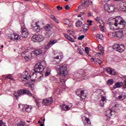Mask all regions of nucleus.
Masks as SVG:
<instances>
[{
    "mask_svg": "<svg viewBox=\"0 0 126 126\" xmlns=\"http://www.w3.org/2000/svg\"><path fill=\"white\" fill-rule=\"evenodd\" d=\"M14 37H11V40L12 41H20V38L21 37L19 34H17L16 33H13Z\"/></svg>",
    "mask_w": 126,
    "mask_h": 126,
    "instance_id": "17",
    "label": "nucleus"
},
{
    "mask_svg": "<svg viewBox=\"0 0 126 126\" xmlns=\"http://www.w3.org/2000/svg\"><path fill=\"white\" fill-rule=\"evenodd\" d=\"M91 61L93 63L94 62H95V59L94 58H91Z\"/></svg>",
    "mask_w": 126,
    "mask_h": 126,
    "instance_id": "57",
    "label": "nucleus"
},
{
    "mask_svg": "<svg viewBox=\"0 0 126 126\" xmlns=\"http://www.w3.org/2000/svg\"><path fill=\"white\" fill-rule=\"evenodd\" d=\"M108 24H109V25H110V26H111V25H112V22H109Z\"/></svg>",
    "mask_w": 126,
    "mask_h": 126,
    "instance_id": "62",
    "label": "nucleus"
},
{
    "mask_svg": "<svg viewBox=\"0 0 126 126\" xmlns=\"http://www.w3.org/2000/svg\"><path fill=\"white\" fill-rule=\"evenodd\" d=\"M118 99L119 100H121V101H123V100H124V99H126V95L121 94L118 96Z\"/></svg>",
    "mask_w": 126,
    "mask_h": 126,
    "instance_id": "30",
    "label": "nucleus"
},
{
    "mask_svg": "<svg viewBox=\"0 0 126 126\" xmlns=\"http://www.w3.org/2000/svg\"><path fill=\"white\" fill-rule=\"evenodd\" d=\"M56 42H55V41L54 40H51L48 43L47 47H50L51 45H54V44H55Z\"/></svg>",
    "mask_w": 126,
    "mask_h": 126,
    "instance_id": "34",
    "label": "nucleus"
},
{
    "mask_svg": "<svg viewBox=\"0 0 126 126\" xmlns=\"http://www.w3.org/2000/svg\"><path fill=\"white\" fill-rule=\"evenodd\" d=\"M35 101H36V105H37V106H39L40 104V102H39V100H38V99H36V100H35Z\"/></svg>",
    "mask_w": 126,
    "mask_h": 126,
    "instance_id": "53",
    "label": "nucleus"
},
{
    "mask_svg": "<svg viewBox=\"0 0 126 126\" xmlns=\"http://www.w3.org/2000/svg\"><path fill=\"white\" fill-rule=\"evenodd\" d=\"M54 59H56V60H59L60 59V57L59 56H57L56 57H54Z\"/></svg>",
    "mask_w": 126,
    "mask_h": 126,
    "instance_id": "58",
    "label": "nucleus"
},
{
    "mask_svg": "<svg viewBox=\"0 0 126 126\" xmlns=\"http://www.w3.org/2000/svg\"><path fill=\"white\" fill-rule=\"evenodd\" d=\"M29 34V33L27 29L25 28V27H22V37H23V38H27Z\"/></svg>",
    "mask_w": 126,
    "mask_h": 126,
    "instance_id": "14",
    "label": "nucleus"
},
{
    "mask_svg": "<svg viewBox=\"0 0 126 126\" xmlns=\"http://www.w3.org/2000/svg\"><path fill=\"white\" fill-rule=\"evenodd\" d=\"M91 12H89L88 14V17H90V16H91Z\"/></svg>",
    "mask_w": 126,
    "mask_h": 126,
    "instance_id": "59",
    "label": "nucleus"
},
{
    "mask_svg": "<svg viewBox=\"0 0 126 126\" xmlns=\"http://www.w3.org/2000/svg\"><path fill=\"white\" fill-rule=\"evenodd\" d=\"M45 39V36L42 35H34L32 36V41L33 42H42V41H43Z\"/></svg>",
    "mask_w": 126,
    "mask_h": 126,
    "instance_id": "9",
    "label": "nucleus"
},
{
    "mask_svg": "<svg viewBox=\"0 0 126 126\" xmlns=\"http://www.w3.org/2000/svg\"><path fill=\"white\" fill-rule=\"evenodd\" d=\"M88 29H89V26L88 24H85L82 26V29L80 30V31L81 32H84L85 33V32L88 31Z\"/></svg>",
    "mask_w": 126,
    "mask_h": 126,
    "instance_id": "18",
    "label": "nucleus"
},
{
    "mask_svg": "<svg viewBox=\"0 0 126 126\" xmlns=\"http://www.w3.org/2000/svg\"><path fill=\"white\" fill-rule=\"evenodd\" d=\"M53 99L52 97H50L48 98H45L42 100V103H43L44 105L45 106H50L53 102Z\"/></svg>",
    "mask_w": 126,
    "mask_h": 126,
    "instance_id": "10",
    "label": "nucleus"
},
{
    "mask_svg": "<svg viewBox=\"0 0 126 126\" xmlns=\"http://www.w3.org/2000/svg\"><path fill=\"white\" fill-rule=\"evenodd\" d=\"M26 51H24L23 53H21V56L22 57H23V58H24V57H25V55H26Z\"/></svg>",
    "mask_w": 126,
    "mask_h": 126,
    "instance_id": "47",
    "label": "nucleus"
},
{
    "mask_svg": "<svg viewBox=\"0 0 126 126\" xmlns=\"http://www.w3.org/2000/svg\"><path fill=\"white\" fill-rule=\"evenodd\" d=\"M52 19H53L54 20V21H55V22H56V23H59V20H58V19H57L56 18V17H55V16L54 15H52L51 16Z\"/></svg>",
    "mask_w": 126,
    "mask_h": 126,
    "instance_id": "31",
    "label": "nucleus"
},
{
    "mask_svg": "<svg viewBox=\"0 0 126 126\" xmlns=\"http://www.w3.org/2000/svg\"><path fill=\"white\" fill-rule=\"evenodd\" d=\"M84 14H85V12H80L79 15H78V17H81L82 15H84Z\"/></svg>",
    "mask_w": 126,
    "mask_h": 126,
    "instance_id": "45",
    "label": "nucleus"
},
{
    "mask_svg": "<svg viewBox=\"0 0 126 126\" xmlns=\"http://www.w3.org/2000/svg\"><path fill=\"white\" fill-rule=\"evenodd\" d=\"M64 24H66V25H68L70 24V21H69V20H68V19H65L64 20Z\"/></svg>",
    "mask_w": 126,
    "mask_h": 126,
    "instance_id": "35",
    "label": "nucleus"
},
{
    "mask_svg": "<svg viewBox=\"0 0 126 126\" xmlns=\"http://www.w3.org/2000/svg\"><path fill=\"white\" fill-rule=\"evenodd\" d=\"M85 51L87 54H89V48L88 47H85Z\"/></svg>",
    "mask_w": 126,
    "mask_h": 126,
    "instance_id": "46",
    "label": "nucleus"
},
{
    "mask_svg": "<svg viewBox=\"0 0 126 126\" xmlns=\"http://www.w3.org/2000/svg\"><path fill=\"white\" fill-rule=\"evenodd\" d=\"M62 109L63 111H68L69 110H70V107H69L68 105H65V104H63Z\"/></svg>",
    "mask_w": 126,
    "mask_h": 126,
    "instance_id": "21",
    "label": "nucleus"
},
{
    "mask_svg": "<svg viewBox=\"0 0 126 126\" xmlns=\"http://www.w3.org/2000/svg\"><path fill=\"white\" fill-rule=\"evenodd\" d=\"M114 82V80L113 79H110L107 81V84L108 85H113Z\"/></svg>",
    "mask_w": 126,
    "mask_h": 126,
    "instance_id": "25",
    "label": "nucleus"
},
{
    "mask_svg": "<svg viewBox=\"0 0 126 126\" xmlns=\"http://www.w3.org/2000/svg\"><path fill=\"white\" fill-rule=\"evenodd\" d=\"M112 73H110V74H112L113 75L116 74V72H115V70L112 69L111 70Z\"/></svg>",
    "mask_w": 126,
    "mask_h": 126,
    "instance_id": "49",
    "label": "nucleus"
},
{
    "mask_svg": "<svg viewBox=\"0 0 126 126\" xmlns=\"http://www.w3.org/2000/svg\"><path fill=\"white\" fill-rule=\"evenodd\" d=\"M92 29L93 31H96V30H97V27L94 26L92 27Z\"/></svg>",
    "mask_w": 126,
    "mask_h": 126,
    "instance_id": "51",
    "label": "nucleus"
},
{
    "mask_svg": "<svg viewBox=\"0 0 126 126\" xmlns=\"http://www.w3.org/2000/svg\"><path fill=\"white\" fill-rule=\"evenodd\" d=\"M106 100V97L105 96H102L101 97V100L99 101V105L101 107L104 106V104H105V101Z\"/></svg>",
    "mask_w": 126,
    "mask_h": 126,
    "instance_id": "22",
    "label": "nucleus"
},
{
    "mask_svg": "<svg viewBox=\"0 0 126 126\" xmlns=\"http://www.w3.org/2000/svg\"><path fill=\"white\" fill-rule=\"evenodd\" d=\"M87 22L89 23H92V20H88Z\"/></svg>",
    "mask_w": 126,
    "mask_h": 126,
    "instance_id": "61",
    "label": "nucleus"
},
{
    "mask_svg": "<svg viewBox=\"0 0 126 126\" xmlns=\"http://www.w3.org/2000/svg\"><path fill=\"white\" fill-rule=\"evenodd\" d=\"M82 121L84 123V126H92L90 119L85 116L82 117Z\"/></svg>",
    "mask_w": 126,
    "mask_h": 126,
    "instance_id": "11",
    "label": "nucleus"
},
{
    "mask_svg": "<svg viewBox=\"0 0 126 126\" xmlns=\"http://www.w3.org/2000/svg\"><path fill=\"white\" fill-rule=\"evenodd\" d=\"M65 9H66V10H68V9H69V6H68V5H66L65 7H64Z\"/></svg>",
    "mask_w": 126,
    "mask_h": 126,
    "instance_id": "52",
    "label": "nucleus"
},
{
    "mask_svg": "<svg viewBox=\"0 0 126 126\" xmlns=\"http://www.w3.org/2000/svg\"><path fill=\"white\" fill-rule=\"evenodd\" d=\"M40 126H44V124H40Z\"/></svg>",
    "mask_w": 126,
    "mask_h": 126,
    "instance_id": "63",
    "label": "nucleus"
},
{
    "mask_svg": "<svg viewBox=\"0 0 126 126\" xmlns=\"http://www.w3.org/2000/svg\"><path fill=\"white\" fill-rule=\"evenodd\" d=\"M115 114V111H112L111 109H108L106 111V116L108 118V119H106V120L110 121V117H111L112 115H114Z\"/></svg>",
    "mask_w": 126,
    "mask_h": 126,
    "instance_id": "16",
    "label": "nucleus"
},
{
    "mask_svg": "<svg viewBox=\"0 0 126 126\" xmlns=\"http://www.w3.org/2000/svg\"><path fill=\"white\" fill-rule=\"evenodd\" d=\"M86 90H82L81 89H78L76 90V94L77 96L83 99H85L87 96V93Z\"/></svg>",
    "mask_w": 126,
    "mask_h": 126,
    "instance_id": "7",
    "label": "nucleus"
},
{
    "mask_svg": "<svg viewBox=\"0 0 126 126\" xmlns=\"http://www.w3.org/2000/svg\"><path fill=\"white\" fill-rule=\"evenodd\" d=\"M84 37H85V35H82L81 36H79L78 37V40H80V41H81L84 38Z\"/></svg>",
    "mask_w": 126,
    "mask_h": 126,
    "instance_id": "42",
    "label": "nucleus"
},
{
    "mask_svg": "<svg viewBox=\"0 0 126 126\" xmlns=\"http://www.w3.org/2000/svg\"><path fill=\"white\" fill-rule=\"evenodd\" d=\"M113 49L115 50V51H117L119 53H123L126 50V48L125 47V45L123 44H115L113 46Z\"/></svg>",
    "mask_w": 126,
    "mask_h": 126,
    "instance_id": "8",
    "label": "nucleus"
},
{
    "mask_svg": "<svg viewBox=\"0 0 126 126\" xmlns=\"http://www.w3.org/2000/svg\"><path fill=\"white\" fill-rule=\"evenodd\" d=\"M50 27L51 26H50V25H47L46 26L44 27V29H45L46 31H49L50 30Z\"/></svg>",
    "mask_w": 126,
    "mask_h": 126,
    "instance_id": "37",
    "label": "nucleus"
},
{
    "mask_svg": "<svg viewBox=\"0 0 126 126\" xmlns=\"http://www.w3.org/2000/svg\"><path fill=\"white\" fill-rule=\"evenodd\" d=\"M67 40H68V41H70V42H71L72 43H73V42H74V40L71 37H70V36L68 37Z\"/></svg>",
    "mask_w": 126,
    "mask_h": 126,
    "instance_id": "44",
    "label": "nucleus"
},
{
    "mask_svg": "<svg viewBox=\"0 0 126 126\" xmlns=\"http://www.w3.org/2000/svg\"><path fill=\"white\" fill-rule=\"evenodd\" d=\"M0 126H7V125H6V124L3 123L2 120H0Z\"/></svg>",
    "mask_w": 126,
    "mask_h": 126,
    "instance_id": "40",
    "label": "nucleus"
},
{
    "mask_svg": "<svg viewBox=\"0 0 126 126\" xmlns=\"http://www.w3.org/2000/svg\"><path fill=\"white\" fill-rule=\"evenodd\" d=\"M112 68H108L107 69H106V71H107V72H108V73L110 74V73H112Z\"/></svg>",
    "mask_w": 126,
    "mask_h": 126,
    "instance_id": "38",
    "label": "nucleus"
},
{
    "mask_svg": "<svg viewBox=\"0 0 126 126\" xmlns=\"http://www.w3.org/2000/svg\"><path fill=\"white\" fill-rule=\"evenodd\" d=\"M95 21L96 22H98L100 24H101V22H100V18H99V17H97L96 18H95Z\"/></svg>",
    "mask_w": 126,
    "mask_h": 126,
    "instance_id": "48",
    "label": "nucleus"
},
{
    "mask_svg": "<svg viewBox=\"0 0 126 126\" xmlns=\"http://www.w3.org/2000/svg\"><path fill=\"white\" fill-rule=\"evenodd\" d=\"M104 9L108 11V12H113L115 10V7L113 5L108 6V4L104 5Z\"/></svg>",
    "mask_w": 126,
    "mask_h": 126,
    "instance_id": "13",
    "label": "nucleus"
},
{
    "mask_svg": "<svg viewBox=\"0 0 126 126\" xmlns=\"http://www.w3.org/2000/svg\"><path fill=\"white\" fill-rule=\"evenodd\" d=\"M57 8L59 10H62V9H63V7H61V6L59 5L57 7Z\"/></svg>",
    "mask_w": 126,
    "mask_h": 126,
    "instance_id": "50",
    "label": "nucleus"
},
{
    "mask_svg": "<svg viewBox=\"0 0 126 126\" xmlns=\"http://www.w3.org/2000/svg\"><path fill=\"white\" fill-rule=\"evenodd\" d=\"M25 94H27L29 96H32V93H30V92L27 90L25 89H21L19 91H18L17 93H15L14 94V96L16 97V99H18V96H21V95H25Z\"/></svg>",
    "mask_w": 126,
    "mask_h": 126,
    "instance_id": "5",
    "label": "nucleus"
},
{
    "mask_svg": "<svg viewBox=\"0 0 126 126\" xmlns=\"http://www.w3.org/2000/svg\"><path fill=\"white\" fill-rule=\"evenodd\" d=\"M77 51L78 53L79 54H80V55H83V52H84V49H83V48H78L77 49Z\"/></svg>",
    "mask_w": 126,
    "mask_h": 126,
    "instance_id": "28",
    "label": "nucleus"
},
{
    "mask_svg": "<svg viewBox=\"0 0 126 126\" xmlns=\"http://www.w3.org/2000/svg\"><path fill=\"white\" fill-rule=\"evenodd\" d=\"M63 126H67V125H66V124H64Z\"/></svg>",
    "mask_w": 126,
    "mask_h": 126,
    "instance_id": "64",
    "label": "nucleus"
},
{
    "mask_svg": "<svg viewBox=\"0 0 126 126\" xmlns=\"http://www.w3.org/2000/svg\"><path fill=\"white\" fill-rule=\"evenodd\" d=\"M26 84H29V85H28V86L29 87H30L31 89V90H32V91H34V90H35V89L34 88V85L33 84H30V83L27 82Z\"/></svg>",
    "mask_w": 126,
    "mask_h": 126,
    "instance_id": "26",
    "label": "nucleus"
},
{
    "mask_svg": "<svg viewBox=\"0 0 126 126\" xmlns=\"http://www.w3.org/2000/svg\"><path fill=\"white\" fill-rule=\"evenodd\" d=\"M58 67L56 68V70L60 76L63 77L67 75V68L63 65L58 64Z\"/></svg>",
    "mask_w": 126,
    "mask_h": 126,
    "instance_id": "2",
    "label": "nucleus"
},
{
    "mask_svg": "<svg viewBox=\"0 0 126 126\" xmlns=\"http://www.w3.org/2000/svg\"><path fill=\"white\" fill-rule=\"evenodd\" d=\"M39 23V22H36L35 23V26L33 28V30L34 31H35V32H39L40 30V26L39 25H38V23Z\"/></svg>",
    "mask_w": 126,
    "mask_h": 126,
    "instance_id": "19",
    "label": "nucleus"
},
{
    "mask_svg": "<svg viewBox=\"0 0 126 126\" xmlns=\"http://www.w3.org/2000/svg\"><path fill=\"white\" fill-rule=\"evenodd\" d=\"M120 107V104H115L114 106V108H119Z\"/></svg>",
    "mask_w": 126,
    "mask_h": 126,
    "instance_id": "54",
    "label": "nucleus"
},
{
    "mask_svg": "<svg viewBox=\"0 0 126 126\" xmlns=\"http://www.w3.org/2000/svg\"><path fill=\"white\" fill-rule=\"evenodd\" d=\"M32 97H33V99H34V100H35V101H36V100H37V99H37V98H36V96H34V95H33Z\"/></svg>",
    "mask_w": 126,
    "mask_h": 126,
    "instance_id": "60",
    "label": "nucleus"
},
{
    "mask_svg": "<svg viewBox=\"0 0 126 126\" xmlns=\"http://www.w3.org/2000/svg\"><path fill=\"white\" fill-rule=\"evenodd\" d=\"M123 86V83L117 82L115 84V85L113 86L114 89H117V88H121Z\"/></svg>",
    "mask_w": 126,
    "mask_h": 126,
    "instance_id": "20",
    "label": "nucleus"
},
{
    "mask_svg": "<svg viewBox=\"0 0 126 126\" xmlns=\"http://www.w3.org/2000/svg\"><path fill=\"white\" fill-rule=\"evenodd\" d=\"M65 82V80L63 78H61L60 82H59V84L60 85H64V83Z\"/></svg>",
    "mask_w": 126,
    "mask_h": 126,
    "instance_id": "29",
    "label": "nucleus"
},
{
    "mask_svg": "<svg viewBox=\"0 0 126 126\" xmlns=\"http://www.w3.org/2000/svg\"><path fill=\"white\" fill-rule=\"evenodd\" d=\"M126 80L125 81V85L123 86V89H126Z\"/></svg>",
    "mask_w": 126,
    "mask_h": 126,
    "instance_id": "55",
    "label": "nucleus"
},
{
    "mask_svg": "<svg viewBox=\"0 0 126 126\" xmlns=\"http://www.w3.org/2000/svg\"><path fill=\"white\" fill-rule=\"evenodd\" d=\"M115 37L118 38V39H121L124 37V31H118L115 33Z\"/></svg>",
    "mask_w": 126,
    "mask_h": 126,
    "instance_id": "15",
    "label": "nucleus"
},
{
    "mask_svg": "<svg viewBox=\"0 0 126 126\" xmlns=\"http://www.w3.org/2000/svg\"><path fill=\"white\" fill-rule=\"evenodd\" d=\"M24 58L25 61H26V62H28L29 61H31V57L29 56H24Z\"/></svg>",
    "mask_w": 126,
    "mask_h": 126,
    "instance_id": "32",
    "label": "nucleus"
},
{
    "mask_svg": "<svg viewBox=\"0 0 126 126\" xmlns=\"http://www.w3.org/2000/svg\"><path fill=\"white\" fill-rule=\"evenodd\" d=\"M46 62L43 61L40 63H37L35 64L33 69L35 73H42L46 68Z\"/></svg>",
    "mask_w": 126,
    "mask_h": 126,
    "instance_id": "1",
    "label": "nucleus"
},
{
    "mask_svg": "<svg viewBox=\"0 0 126 126\" xmlns=\"http://www.w3.org/2000/svg\"><path fill=\"white\" fill-rule=\"evenodd\" d=\"M95 62H96L97 63H98L99 65H101V63H102V61H101L99 59H95Z\"/></svg>",
    "mask_w": 126,
    "mask_h": 126,
    "instance_id": "36",
    "label": "nucleus"
},
{
    "mask_svg": "<svg viewBox=\"0 0 126 126\" xmlns=\"http://www.w3.org/2000/svg\"><path fill=\"white\" fill-rule=\"evenodd\" d=\"M43 54V50L42 49H36L35 50H33L31 53V57H33V55H34V56H39V55H41Z\"/></svg>",
    "mask_w": 126,
    "mask_h": 126,
    "instance_id": "12",
    "label": "nucleus"
},
{
    "mask_svg": "<svg viewBox=\"0 0 126 126\" xmlns=\"http://www.w3.org/2000/svg\"><path fill=\"white\" fill-rule=\"evenodd\" d=\"M114 25L116 27H119V29H124L126 27V23L124 20H122L121 17H118L115 19Z\"/></svg>",
    "mask_w": 126,
    "mask_h": 126,
    "instance_id": "3",
    "label": "nucleus"
},
{
    "mask_svg": "<svg viewBox=\"0 0 126 126\" xmlns=\"http://www.w3.org/2000/svg\"><path fill=\"white\" fill-rule=\"evenodd\" d=\"M83 24V23H82V22L80 20H79L76 22L75 26L76 27L78 28L81 27Z\"/></svg>",
    "mask_w": 126,
    "mask_h": 126,
    "instance_id": "23",
    "label": "nucleus"
},
{
    "mask_svg": "<svg viewBox=\"0 0 126 126\" xmlns=\"http://www.w3.org/2000/svg\"><path fill=\"white\" fill-rule=\"evenodd\" d=\"M64 36H65V38H66V39H68V37H69V35L66 34H64Z\"/></svg>",
    "mask_w": 126,
    "mask_h": 126,
    "instance_id": "56",
    "label": "nucleus"
},
{
    "mask_svg": "<svg viewBox=\"0 0 126 126\" xmlns=\"http://www.w3.org/2000/svg\"><path fill=\"white\" fill-rule=\"evenodd\" d=\"M99 27L100 29L101 30V31H102V32H104L105 31V30H104L103 26H102V25H99Z\"/></svg>",
    "mask_w": 126,
    "mask_h": 126,
    "instance_id": "43",
    "label": "nucleus"
},
{
    "mask_svg": "<svg viewBox=\"0 0 126 126\" xmlns=\"http://www.w3.org/2000/svg\"><path fill=\"white\" fill-rule=\"evenodd\" d=\"M96 38L100 39L101 40H103V34H96Z\"/></svg>",
    "mask_w": 126,
    "mask_h": 126,
    "instance_id": "33",
    "label": "nucleus"
},
{
    "mask_svg": "<svg viewBox=\"0 0 126 126\" xmlns=\"http://www.w3.org/2000/svg\"><path fill=\"white\" fill-rule=\"evenodd\" d=\"M98 50L101 52V53H102V54L104 53V49H103V47L101 46H98Z\"/></svg>",
    "mask_w": 126,
    "mask_h": 126,
    "instance_id": "39",
    "label": "nucleus"
},
{
    "mask_svg": "<svg viewBox=\"0 0 126 126\" xmlns=\"http://www.w3.org/2000/svg\"><path fill=\"white\" fill-rule=\"evenodd\" d=\"M51 70H52V69H51V68H47V70H46V72H45V76L46 77L49 76V75H50V74H51Z\"/></svg>",
    "mask_w": 126,
    "mask_h": 126,
    "instance_id": "24",
    "label": "nucleus"
},
{
    "mask_svg": "<svg viewBox=\"0 0 126 126\" xmlns=\"http://www.w3.org/2000/svg\"><path fill=\"white\" fill-rule=\"evenodd\" d=\"M92 3L93 2L91 0H84L82 1L81 4L79 5L78 8L79 9H82V8H83L84 9H87V8L89 7V5H91Z\"/></svg>",
    "mask_w": 126,
    "mask_h": 126,
    "instance_id": "6",
    "label": "nucleus"
},
{
    "mask_svg": "<svg viewBox=\"0 0 126 126\" xmlns=\"http://www.w3.org/2000/svg\"><path fill=\"white\" fill-rule=\"evenodd\" d=\"M25 109L26 112H28V113H30V112H31V108L29 105H26Z\"/></svg>",
    "mask_w": 126,
    "mask_h": 126,
    "instance_id": "27",
    "label": "nucleus"
},
{
    "mask_svg": "<svg viewBox=\"0 0 126 126\" xmlns=\"http://www.w3.org/2000/svg\"><path fill=\"white\" fill-rule=\"evenodd\" d=\"M37 75L36 73H32V75H30L29 74V72L27 70H26L25 72L23 73L22 75L21 78L23 81H26V80L29 79L31 77H32L33 80H35L36 78H37V76L34 77V75Z\"/></svg>",
    "mask_w": 126,
    "mask_h": 126,
    "instance_id": "4",
    "label": "nucleus"
},
{
    "mask_svg": "<svg viewBox=\"0 0 126 126\" xmlns=\"http://www.w3.org/2000/svg\"><path fill=\"white\" fill-rule=\"evenodd\" d=\"M12 75V74H9V75H7L5 79H6V78H8V79H11V80H14V79H13V78H11Z\"/></svg>",
    "mask_w": 126,
    "mask_h": 126,
    "instance_id": "41",
    "label": "nucleus"
}]
</instances>
